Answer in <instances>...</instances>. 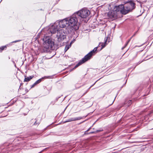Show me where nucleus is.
<instances>
[{"label":"nucleus","instance_id":"nucleus-3","mask_svg":"<svg viewBox=\"0 0 153 153\" xmlns=\"http://www.w3.org/2000/svg\"><path fill=\"white\" fill-rule=\"evenodd\" d=\"M98 47L95 48L94 49L85 55L82 60H80L76 64L74 68H76L88 60L90 59L92 56L96 53Z\"/></svg>","mask_w":153,"mask_h":153},{"label":"nucleus","instance_id":"nucleus-7","mask_svg":"<svg viewBox=\"0 0 153 153\" xmlns=\"http://www.w3.org/2000/svg\"><path fill=\"white\" fill-rule=\"evenodd\" d=\"M114 10L117 11L118 14L119 13L126 14V13L124 9V5L123 4L120 5L118 6H116L114 8Z\"/></svg>","mask_w":153,"mask_h":153},{"label":"nucleus","instance_id":"nucleus-20","mask_svg":"<svg viewBox=\"0 0 153 153\" xmlns=\"http://www.w3.org/2000/svg\"><path fill=\"white\" fill-rule=\"evenodd\" d=\"M18 41H15L13 42H18Z\"/></svg>","mask_w":153,"mask_h":153},{"label":"nucleus","instance_id":"nucleus-15","mask_svg":"<svg viewBox=\"0 0 153 153\" xmlns=\"http://www.w3.org/2000/svg\"><path fill=\"white\" fill-rule=\"evenodd\" d=\"M6 46H4V47H2L0 48V52H1L4 49V48H6Z\"/></svg>","mask_w":153,"mask_h":153},{"label":"nucleus","instance_id":"nucleus-2","mask_svg":"<svg viewBox=\"0 0 153 153\" xmlns=\"http://www.w3.org/2000/svg\"><path fill=\"white\" fill-rule=\"evenodd\" d=\"M66 27L69 33L72 31L70 25L67 18L62 20L59 21H57L53 24L51 25L49 29V31L51 34H54L58 31L60 28Z\"/></svg>","mask_w":153,"mask_h":153},{"label":"nucleus","instance_id":"nucleus-11","mask_svg":"<svg viewBox=\"0 0 153 153\" xmlns=\"http://www.w3.org/2000/svg\"><path fill=\"white\" fill-rule=\"evenodd\" d=\"M25 78L24 80L25 82H28L29 81L30 79H31L33 77V76H30L29 77H26V76H25Z\"/></svg>","mask_w":153,"mask_h":153},{"label":"nucleus","instance_id":"nucleus-16","mask_svg":"<svg viewBox=\"0 0 153 153\" xmlns=\"http://www.w3.org/2000/svg\"><path fill=\"white\" fill-rule=\"evenodd\" d=\"M130 39H129V40H128V41L126 43V45H125V46L124 47H123V48H122V50H123V49H124V48H125V47L127 46V45H128V42H129L130 41Z\"/></svg>","mask_w":153,"mask_h":153},{"label":"nucleus","instance_id":"nucleus-14","mask_svg":"<svg viewBox=\"0 0 153 153\" xmlns=\"http://www.w3.org/2000/svg\"><path fill=\"white\" fill-rule=\"evenodd\" d=\"M101 131V130H97L96 132L93 131V132H90L88 134H93V133H97V132H99V131Z\"/></svg>","mask_w":153,"mask_h":153},{"label":"nucleus","instance_id":"nucleus-13","mask_svg":"<svg viewBox=\"0 0 153 153\" xmlns=\"http://www.w3.org/2000/svg\"><path fill=\"white\" fill-rule=\"evenodd\" d=\"M70 45H66L65 47V51H66L70 47Z\"/></svg>","mask_w":153,"mask_h":153},{"label":"nucleus","instance_id":"nucleus-8","mask_svg":"<svg viewBox=\"0 0 153 153\" xmlns=\"http://www.w3.org/2000/svg\"><path fill=\"white\" fill-rule=\"evenodd\" d=\"M118 13L117 11L114 10L110 11L107 14V16L108 17L111 19L113 20L116 19Z\"/></svg>","mask_w":153,"mask_h":153},{"label":"nucleus","instance_id":"nucleus-10","mask_svg":"<svg viewBox=\"0 0 153 153\" xmlns=\"http://www.w3.org/2000/svg\"><path fill=\"white\" fill-rule=\"evenodd\" d=\"M51 76H45L43 77L41 79H39L38 80L36 81L35 82V84H36V85H37V84H38L40 82H41L42 80V79H48V78H51Z\"/></svg>","mask_w":153,"mask_h":153},{"label":"nucleus","instance_id":"nucleus-9","mask_svg":"<svg viewBox=\"0 0 153 153\" xmlns=\"http://www.w3.org/2000/svg\"><path fill=\"white\" fill-rule=\"evenodd\" d=\"M82 119V117H76V118H71L70 119H68L67 121H65L64 123H66L69 122H71L72 121L77 120H80Z\"/></svg>","mask_w":153,"mask_h":153},{"label":"nucleus","instance_id":"nucleus-19","mask_svg":"<svg viewBox=\"0 0 153 153\" xmlns=\"http://www.w3.org/2000/svg\"><path fill=\"white\" fill-rule=\"evenodd\" d=\"M90 128H88V129L86 131H85V132H87V131H88L90 130Z\"/></svg>","mask_w":153,"mask_h":153},{"label":"nucleus","instance_id":"nucleus-6","mask_svg":"<svg viewBox=\"0 0 153 153\" xmlns=\"http://www.w3.org/2000/svg\"><path fill=\"white\" fill-rule=\"evenodd\" d=\"M56 37L57 41L60 42L66 38L65 33L64 30L60 29L57 32Z\"/></svg>","mask_w":153,"mask_h":153},{"label":"nucleus","instance_id":"nucleus-4","mask_svg":"<svg viewBox=\"0 0 153 153\" xmlns=\"http://www.w3.org/2000/svg\"><path fill=\"white\" fill-rule=\"evenodd\" d=\"M54 45V42L51 39H48L46 40L44 44V51L46 52L49 51Z\"/></svg>","mask_w":153,"mask_h":153},{"label":"nucleus","instance_id":"nucleus-17","mask_svg":"<svg viewBox=\"0 0 153 153\" xmlns=\"http://www.w3.org/2000/svg\"><path fill=\"white\" fill-rule=\"evenodd\" d=\"M36 85V84H35V82L32 86L31 88H33L34 87L35 85Z\"/></svg>","mask_w":153,"mask_h":153},{"label":"nucleus","instance_id":"nucleus-5","mask_svg":"<svg viewBox=\"0 0 153 153\" xmlns=\"http://www.w3.org/2000/svg\"><path fill=\"white\" fill-rule=\"evenodd\" d=\"M135 4L132 1H130L126 4L124 6L126 14L134 9L135 7Z\"/></svg>","mask_w":153,"mask_h":153},{"label":"nucleus","instance_id":"nucleus-12","mask_svg":"<svg viewBox=\"0 0 153 153\" xmlns=\"http://www.w3.org/2000/svg\"><path fill=\"white\" fill-rule=\"evenodd\" d=\"M107 42V39H105V42L104 43H100L99 44L98 46L101 45L102 47L101 49V50L103 48H104L107 45V43H106Z\"/></svg>","mask_w":153,"mask_h":153},{"label":"nucleus","instance_id":"nucleus-1","mask_svg":"<svg viewBox=\"0 0 153 153\" xmlns=\"http://www.w3.org/2000/svg\"><path fill=\"white\" fill-rule=\"evenodd\" d=\"M90 13L89 10L84 8L74 13L70 17L67 18L72 30H78L80 25L83 21L87 22L86 19Z\"/></svg>","mask_w":153,"mask_h":153},{"label":"nucleus","instance_id":"nucleus-18","mask_svg":"<svg viewBox=\"0 0 153 153\" xmlns=\"http://www.w3.org/2000/svg\"><path fill=\"white\" fill-rule=\"evenodd\" d=\"M129 103H131L132 101L131 100H129L128 101Z\"/></svg>","mask_w":153,"mask_h":153}]
</instances>
